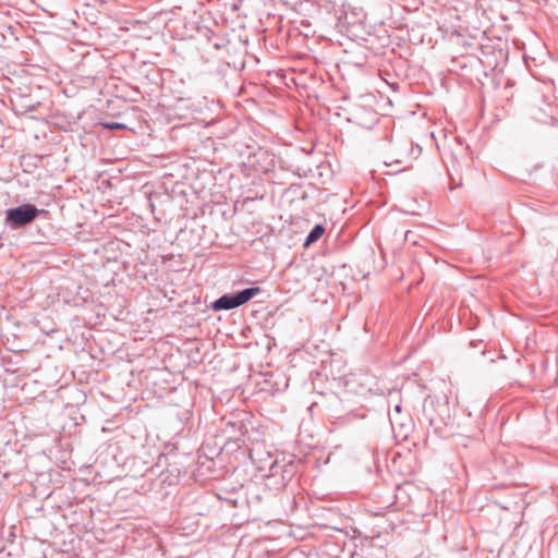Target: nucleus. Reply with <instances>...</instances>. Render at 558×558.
I'll return each mask as SVG.
<instances>
[{"label":"nucleus","mask_w":558,"mask_h":558,"mask_svg":"<svg viewBox=\"0 0 558 558\" xmlns=\"http://www.w3.org/2000/svg\"><path fill=\"white\" fill-rule=\"evenodd\" d=\"M422 413L436 432L451 421L449 401L446 396H427L423 401Z\"/></svg>","instance_id":"obj_1"},{"label":"nucleus","mask_w":558,"mask_h":558,"mask_svg":"<svg viewBox=\"0 0 558 558\" xmlns=\"http://www.w3.org/2000/svg\"><path fill=\"white\" fill-rule=\"evenodd\" d=\"M47 213L48 210L38 208L35 204L23 203L4 211V223L11 230H22Z\"/></svg>","instance_id":"obj_2"},{"label":"nucleus","mask_w":558,"mask_h":558,"mask_svg":"<svg viewBox=\"0 0 558 558\" xmlns=\"http://www.w3.org/2000/svg\"><path fill=\"white\" fill-rule=\"evenodd\" d=\"M296 473L295 462L290 459L286 461L271 460L268 465V473L265 475L266 486L279 490L283 488Z\"/></svg>","instance_id":"obj_3"},{"label":"nucleus","mask_w":558,"mask_h":558,"mask_svg":"<svg viewBox=\"0 0 558 558\" xmlns=\"http://www.w3.org/2000/svg\"><path fill=\"white\" fill-rule=\"evenodd\" d=\"M356 374H351L344 378V391L342 400H349L350 396H356L357 398L365 399L371 392L372 387L369 383H367L368 378L365 376L366 380H363Z\"/></svg>","instance_id":"obj_4"},{"label":"nucleus","mask_w":558,"mask_h":558,"mask_svg":"<svg viewBox=\"0 0 558 558\" xmlns=\"http://www.w3.org/2000/svg\"><path fill=\"white\" fill-rule=\"evenodd\" d=\"M240 303L234 292L225 293L210 304L214 312L230 311L240 307Z\"/></svg>","instance_id":"obj_5"},{"label":"nucleus","mask_w":558,"mask_h":558,"mask_svg":"<svg viewBox=\"0 0 558 558\" xmlns=\"http://www.w3.org/2000/svg\"><path fill=\"white\" fill-rule=\"evenodd\" d=\"M226 432L229 434L228 438L232 439L238 446H240L239 442H244L246 429L241 421L229 422Z\"/></svg>","instance_id":"obj_6"},{"label":"nucleus","mask_w":558,"mask_h":558,"mask_svg":"<svg viewBox=\"0 0 558 558\" xmlns=\"http://www.w3.org/2000/svg\"><path fill=\"white\" fill-rule=\"evenodd\" d=\"M365 417H366V414L364 412L349 411L348 413H345L343 415L336 416L333 424H336L339 427H342V426L350 425L357 420H364Z\"/></svg>","instance_id":"obj_7"},{"label":"nucleus","mask_w":558,"mask_h":558,"mask_svg":"<svg viewBox=\"0 0 558 558\" xmlns=\"http://www.w3.org/2000/svg\"><path fill=\"white\" fill-rule=\"evenodd\" d=\"M240 305H243L251 301L253 298L262 293V289L259 287H248L239 291H234Z\"/></svg>","instance_id":"obj_8"},{"label":"nucleus","mask_w":558,"mask_h":558,"mask_svg":"<svg viewBox=\"0 0 558 558\" xmlns=\"http://www.w3.org/2000/svg\"><path fill=\"white\" fill-rule=\"evenodd\" d=\"M395 153L385 160V165L390 167L393 165H403L408 161L407 153L401 148L400 142L395 147Z\"/></svg>","instance_id":"obj_9"},{"label":"nucleus","mask_w":558,"mask_h":558,"mask_svg":"<svg viewBox=\"0 0 558 558\" xmlns=\"http://www.w3.org/2000/svg\"><path fill=\"white\" fill-rule=\"evenodd\" d=\"M325 226L322 225V223H317L315 225L311 231L308 232V234L306 235L305 240H304V243H303V246L304 247H308L311 246L313 243L317 242L322 236L323 234L325 233Z\"/></svg>","instance_id":"obj_10"},{"label":"nucleus","mask_w":558,"mask_h":558,"mask_svg":"<svg viewBox=\"0 0 558 558\" xmlns=\"http://www.w3.org/2000/svg\"><path fill=\"white\" fill-rule=\"evenodd\" d=\"M400 146L401 148L407 153V157L408 159L413 156L414 158H416L417 156H420V154L422 153V148L421 146L412 143V142H408V141H401L400 142Z\"/></svg>","instance_id":"obj_11"},{"label":"nucleus","mask_w":558,"mask_h":558,"mask_svg":"<svg viewBox=\"0 0 558 558\" xmlns=\"http://www.w3.org/2000/svg\"><path fill=\"white\" fill-rule=\"evenodd\" d=\"M109 130H124L126 125L120 122H110L104 124Z\"/></svg>","instance_id":"obj_12"},{"label":"nucleus","mask_w":558,"mask_h":558,"mask_svg":"<svg viewBox=\"0 0 558 558\" xmlns=\"http://www.w3.org/2000/svg\"><path fill=\"white\" fill-rule=\"evenodd\" d=\"M395 411H396L397 413H400V412H401V404H396V405H395Z\"/></svg>","instance_id":"obj_13"},{"label":"nucleus","mask_w":558,"mask_h":558,"mask_svg":"<svg viewBox=\"0 0 558 558\" xmlns=\"http://www.w3.org/2000/svg\"><path fill=\"white\" fill-rule=\"evenodd\" d=\"M409 168H410V166H405L404 168L395 171V173L403 172V171H405Z\"/></svg>","instance_id":"obj_14"}]
</instances>
